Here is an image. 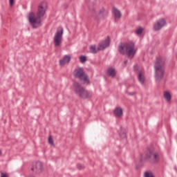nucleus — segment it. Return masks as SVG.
I'll return each mask as SVG.
<instances>
[{"mask_svg": "<svg viewBox=\"0 0 177 177\" xmlns=\"http://www.w3.org/2000/svg\"><path fill=\"white\" fill-rule=\"evenodd\" d=\"M1 154H2V151L1 150H0V156H1Z\"/></svg>", "mask_w": 177, "mask_h": 177, "instance_id": "obj_29", "label": "nucleus"}, {"mask_svg": "<svg viewBox=\"0 0 177 177\" xmlns=\"http://www.w3.org/2000/svg\"><path fill=\"white\" fill-rule=\"evenodd\" d=\"M31 171L36 174H41L44 171V164L39 161L35 162L32 166Z\"/></svg>", "mask_w": 177, "mask_h": 177, "instance_id": "obj_9", "label": "nucleus"}, {"mask_svg": "<svg viewBox=\"0 0 177 177\" xmlns=\"http://www.w3.org/2000/svg\"><path fill=\"white\" fill-rule=\"evenodd\" d=\"M127 63H128L127 60L124 61V64H127Z\"/></svg>", "mask_w": 177, "mask_h": 177, "instance_id": "obj_28", "label": "nucleus"}, {"mask_svg": "<svg viewBox=\"0 0 177 177\" xmlns=\"http://www.w3.org/2000/svg\"><path fill=\"white\" fill-rule=\"evenodd\" d=\"M118 50L120 55H127L129 57H131V56L134 57L136 54V50H135V43L133 41L120 43L118 46Z\"/></svg>", "mask_w": 177, "mask_h": 177, "instance_id": "obj_4", "label": "nucleus"}, {"mask_svg": "<svg viewBox=\"0 0 177 177\" xmlns=\"http://www.w3.org/2000/svg\"><path fill=\"white\" fill-rule=\"evenodd\" d=\"M48 143L49 145H50L51 146H55V143L53 142V138H52V136H49L48 137Z\"/></svg>", "mask_w": 177, "mask_h": 177, "instance_id": "obj_22", "label": "nucleus"}, {"mask_svg": "<svg viewBox=\"0 0 177 177\" xmlns=\"http://www.w3.org/2000/svg\"><path fill=\"white\" fill-rule=\"evenodd\" d=\"M63 38V28L61 26L58 27L57 32L54 37V45L55 46H60L62 45V39Z\"/></svg>", "mask_w": 177, "mask_h": 177, "instance_id": "obj_8", "label": "nucleus"}, {"mask_svg": "<svg viewBox=\"0 0 177 177\" xmlns=\"http://www.w3.org/2000/svg\"><path fill=\"white\" fill-rule=\"evenodd\" d=\"M164 97L167 102H171V99L172 98V96H171V94L169 93V92L165 91Z\"/></svg>", "mask_w": 177, "mask_h": 177, "instance_id": "obj_18", "label": "nucleus"}, {"mask_svg": "<svg viewBox=\"0 0 177 177\" xmlns=\"http://www.w3.org/2000/svg\"><path fill=\"white\" fill-rule=\"evenodd\" d=\"M145 177H154V175H153V173H149V171H146L145 173Z\"/></svg>", "mask_w": 177, "mask_h": 177, "instance_id": "obj_23", "label": "nucleus"}, {"mask_svg": "<svg viewBox=\"0 0 177 177\" xmlns=\"http://www.w3.org/2000/svg\"><path fill=\"white\" fill-rule=\"evenodd\" d=\"M106 74L108 75H109V77H111L112 78H114L115 77V69L113 68H109L106 70Z\"/></svg>", "mask_w": 177, "mask_h": 177, "instance_id": "obj_15", "label": "nucleus"}, {"mask_svg": "<svg viewBox=\"0 0 177 177\" xmlns=\"http://www.w3.org/2000/svg\"><path fill=\"white\" fill-rule=\"evenodd\" d=\"M46 12V9H45V6H44V3H41L38 6L37 12L34 13L31 12L28 14V21L32 26V28H38V27H41L42 26V17L45 16V13Z\"/></svg>", "mask_w": 177, "mask_h": 177, "instance_id": "obj_1", "label": "nucleus"}, {"mask_svg": "<svg viewBox=\"0 0 177 177\" xmlns=\"http://www.w3.org/2000/svg\"><path fill=\"white\" fill-rule=\"evenodd\" d=\"M119 136H120V138H122V139H125V138H127V133L125 132V131L121 129L119 133Z\"/></svg>", "mask_w": 177, "mask_h": 177, "instance_id": "obj_19", "label": "nucleus"}, {"mask_svg": "<svg viewBox=\"0 0 177 177\" xmlns=\"http://www.w3.org/2000/svg\"><path fill=\"white\" fill-rule=\"evenodd\" d=\"M70 60H71V57L70 55H65L63 59L59 60V66H64V64L70 63Z\"/></svg>", "mask_w": 177, "mask_h": 177, "instance_id": "obj_12", "label": "nucleus"}, {"mask_svg": "<svg viewBox=\"0 0 177 177\" xmlns=\"http://www.w3.org/2000/svg\"><path fill=\"white\" fill-rule=\"evenodd\" d=\"M1 177H9L7 174L1 172Z\"/></svg>", "mask_w": 177, "mask_h": 177, "instance_id": "obj_26", "label": "nucleus"}, {"mask_svg": "<svg viewBox=\"0 0 177 177\" xmlns=\"http://www.w3.org/2000/svg\"><path fill=\"white\" fill-rule=\"evenodd\" d=\"M110 46V37L107 36L106 39L102 41L99 44L96 49V46H91L89 48V50L91 53H97V50H104L106 48Z\"/></svg>", "mask_w": 177, "mask_h": 177, "instance_id": "obj_7", "label": "nucleus"}, {"mask_svg": "<svg viewBox=\"0 0 177 177\" xmlns=\"http://www.w3.org/2000/svg\"><path fill=\"white\" fill-rule=\"evenodd\" d=\"M80 63H85L86 62V57L85 55H81L80 57Z\"/></svg>", "mask_w": 177, "mask_h": 177, "instance_id": "obj_21", "label": "nucleus"}, {"mask_svg": "<svg viewBox=\"0 0 177 177\" xmlns=\"http://www.w3.org/2000/svg\"><path fill=\"white\" fill-rule=\"evenodd\" d=\"M142 32H143V28L142 27L137 28L136 30V34L137 35H142Z\"/></svg>", "mask_w": 177, "mask_h": 177, "instance_id": "obj_20", "label": "nucleus"}, {"mask_svg": "<svg viewBox=\"0 0 177 177\" xmlns=\"http://www.w3.org/2000/svg\"><path fill=\"white\" fill-rule=\"evenodd\" d=\"M84 168H85V167L83 165L77 164V169H84Z\"/></svg>", "mask_w": 177, "mask_h": 177, "instance_id": "obj_24", "label": "nucleus"}, {"mask_svg": "<svg viewBox=\"0 0 177 177\" xmlns=\"http://www.w3.org/2000/svg\"><path fill=\"white\" fill-rule=\"evenodd\" d=\"M98 16H101V19H106L109 16V12L106 11L104 8H101L98 12Z\"/></svg>", "mask_w": 177, "mask_h": 177, "instance_id": "obj_13", "label": "nucleus"}, {"mask_svg": "<svg viewBox=\"0 0 177 177\" xmlns=\"http://www.w3.org/2000/svg\"><path fill=\"white\" fill-rule=\"evenodd\" d=\"M73 86L75 94L80 99H91L92 97V93L82 86L80 83L75 82Z\"/></svg>", "mask_w": 177, "mask_h": 177, "instance_id": "obj_5", "label": "nucleus"}, {"mask_svg": "<svg viewBox=\"0 0 177 177\" xmlns=\"http://www.w3.org/2000/svg\"><path fill=\"white\" fill-rule=\"evenodd\" d=\"M113 114L115 115L118 118H121L122 117V108L120 106L116 107L113 110Z\"/></svg>", "mask_w": 177, "mask_h": 177, "instance_id": "obj_11", "label": "nucleus"}, {"mask_svg": "<svg viewBox=\"0 0 177 177\" xmlns=\"http://www.w3.org/2000/svg\"><path fill=\"white\" fill-rule=\"evenodd\" d=\"M138 80L139 82L142 84V85L145 84V73H143V71H138Z\"/></svg>", "mask_w": 177, "mask_h": 177, "instance_id": "obj_14", "label": "nucleus"}, {"mask_svg": "<svg viewBox=\"0 0 177 177\" xmlns=\"http://www.w3.org/2000/svg\"><path fill=\"white\" fill-rule=\"evenodd\" d=\"M165 26H167V21H165V19H160L153 24V30L154 31H160V30H161L162 27H165Z\"/></svg>", "mask_w": 177, "mask_h": 177, "instance_id": "obj_10", "label": "nucleus"}, {"mask_svg": "<svg viewBox=\"0 0 177 177\" xmlns=\"http://www.w3.org/2000/svg\"><path fill=\"white\" fill-rule=\"evenodd\" d=\"M129 96H133V95H136V92L127 93Z\"/></svg>", "mask_w": 177, "mask_h": 177, "instance_id": "obj_27", "label": "nucleus"}, {"mask_svg": "<svg viewBox=\"0 0 177 177\" xmlns=\"http://www.w3.org/2000/svg\"><path fill=\"white\" fill-rule=\"evenodd\" d=\"M10 6H13V4L15 3V0H9Z\"/></svg>", "mask_w": 177, "mask_h": 177, "instance_id": "obj_25", "label": "nucleus"}, {"mask_svg": "<svg viewBox=\"0 0 177 177\" xmlns=\"http://www.w3.org/2000/svg\"><path fill=\"white\" fill-rule=\"evenodd\" d=\"M160 160H161L160 152L151 148L148 149L145 152L144 156L141 158L140 161H145L146 162H149V164H158V162H160Z\"/></svg>", "mask_w": 177, "mask_h": 177, "instance_id": "obj_3", "label": "nucleus"}, {"mask_svg": "<svg viewBox=\"0 0 177 177\" xmlns=\"http://www.w3.org/2000/svg\"><path fill=\"white\" fill-rule=\"evenodd\" d=\"M165 58L161 56L157 57L155 60V80L157 82H160L161 80L164 78V74L165 73Z\"/></svg>", "mask_w": 177, "mask_h": 177, "instance_id": "obj_2", "label": "nucleus"}, {"mask_svg": "<svg viewBox=\"0 0 177 177\" xmlns=\"http://www.w3.org/2000/svg\"><path fill=\"white\" fill-rule=\"evenodd\" d=\"M113 15L115 16V19H121V16H122L121 12H120L117 8H113Z\"/></svg>", "mask_w": 177, "mask_h": 177, "instance_id": "obj_17", "label": "nucleus"}, {"mask_svg": "<svg viewBox=\"0 0 177 177\" xmlns=\"http://www.w3.org/2000/svg\"><path fill=\"white\" fill-rule=\"evenodd\" d=\"M90 15L93 19H95V20H99V14H97L95 8L90 10Z\"/></svg>", "mask_w": 177, "mask_h": 177, "instance_id": "obj_16", "label": "nucleus"}, {"mask_svg": "<svg viewBox=\"0 0 177 177\" xmlns=\"http://www.w3.org/2000/svg\"><path fill=\"white\" fill-rule=\"evenodd\" d=\"M75 78H77L80 81H83L84 84L89 85L91 82H89V77L85 73L83 68H77L73 71Z\"/></svg>", "mask_w": 177, "mask_h": 177, "instance_id": "obj_6", "label": "nucleus"}]
</instances>
